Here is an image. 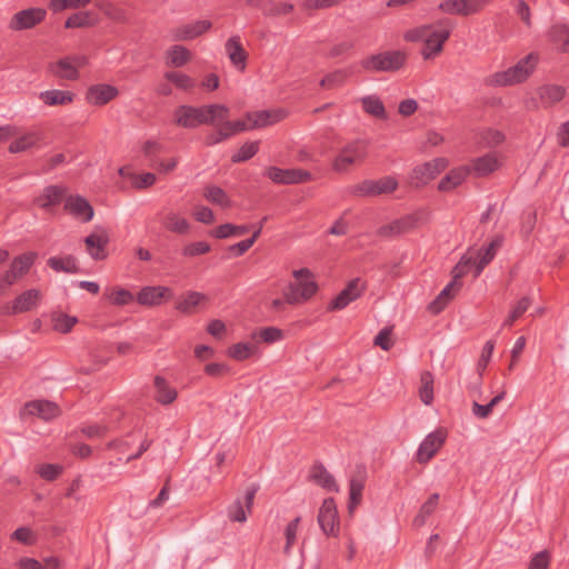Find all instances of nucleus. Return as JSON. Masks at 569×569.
<instances>
[{
  "instance_id": "obj_1",
  "label": "nucleus",
  "mask_w": 569,
  "mask_h": 569,
  "mask_svg": "<svg viewBox=\"0 0 569 569\" xmlns=\"http://www.w3.org/2000/svg\"><path fill=\"white\" fill-rule=\"evenodd\" d=\"M452 23L448 19L439 20L432 24H423L405 33V40L410 42L423 41L421 56L429 60L443 50L445 42L449 39Z\"/></svg>"
},
{
  "instance_id": "obj_2",
  "label": "nucleus",
  "mask_w": 569,
  "mask_h": 569,
  "mask_svg": "<svg viewBox=\"0 0 569 569\" xmlns=\"http://www.w3.org/2000/svg\"><path fill=\"white\" fill-rule=\"evenodd\" d=\"M538 61V54L531 52L507 70L493 73L490 78V83L499 87L521 83L533 72Z\"/></svg>"
},
{
  "instance_id": "obj_3",
  "label": "nucleus",
  "mask_w": 569,
  "mask_h": 569,
  "mask_svg": "<svg viewBox=\"0 0 569 569\" xmlns=\"http://www.w3.org/2000/svg\"><path fill=\"white\" fill-rule=\"evenodd\" d=\"M369 141L355 139L347 142L332 161V169L339 173H346L351 168L360 166L368 157Z\"/></svg>"
},
{
  "instance_id": "obj_4",
  "label": "nucleus",
  "mask_w": 569,
  "mask_h": 569,
  "mask_svg": "<svg viewBox=\"0 0 569 569\" xmlns=\"http://www.w3.org/2000/svg\"><path fill=\"white\" fill-rule=\"evenodd\" d=\"M296 281L290 282L283 291L288 305H298L309 300L318 291V284L312 279L313 274L308 268H301L292 272Z\"/></svg>"
},
{
  "instance_id": "obj_5",
  "label": "nucleus",
  "mask_w": 569,
  "mask_h": 569,
  "mask_svg": "<svg viewBox=\"0 0 569 569\" xmlns=\"http://www.w3.org/2000/svg\"><path fill=\"white\" fill-rule=\"evenodd\" d=\"M407 62V53L401 50H387L370 54L360 61L367 72H397Z\"/></svg>"
},
{
  "instance_id": "obj_6",
  "label": "nucleus",
  "mask_w": 569,
  "mask_h": 569,
  "mask_svg": "<svg viewBox=\"0 0 569 569\" xmlns=\"http://www.w3.org/2000/svg\"><path fill=\"white\" fill-rule=\"evenodd\" d=\"M87 63L88 58L84 54H71L51 63L49 69L57 78L77 80L79 78L78 69L84 67Z\"/></svg>"
},
{
  "instance_id": "obj_7",
  "label": "nucleus",
  "mask_w": 569,
  "mask_h": 569,
  "mask_svg": "<svg viewBox=\"0 0 569 569\" xmlns=\"http://www.w3.org/2000/svg\"><path fill=\"white\" fill-rule=\"evenodd\" d=\"M448 166L445 158H436L431 161L425 162L412 169L409 181L410 184L419 188L426 186L429 181L433 180L441 171Z\"/></svg>"
},
{
  "instance_id": "obj_8",
  "label": "nucleus",
  "mask_w": 569,
  "mask_h": 569,
  "mask_svg": "<svg viewBox=\"0 0 569 569\" xmlns=\"http://www.w3.org/2000/svg\"><path fill=\"white\" fill-rule=\"evenodd\" d=\"M264 174L277 184H298L312 180L311 172L300 168L282 169L271 166Z\"/></svg>"
},
{
  "instance_id": "obj_9",
  "label": "nucleus",
  "mask_w": 569,
  "mask_h": 569,
  "mask_svg": "<svg viewBox=\"0 0 569 569\" xmlns=\"http://www.w3.org/2000/svg\"><path fill=\"white\" fill-rule=\"evenodd\" d=\"M448 432L443 428H438L426 436L417 451V461L427 463L441 449L447 439Z\"/></svg>"
},
{
  "instance_id": "obj_10",
  "label": "nucleus",
  "mask_w": 569,
  "mask_h": 569,
  "mask_svg": "<svg viewBox=\"0 0 569 569\" xmlns=\"http://www.w3.org/2000/svg\"><path fill=\"white\" fill-rule=\"evenodd\" d=\"M318 523L326 536H338L339 519L333 498H327L323 500L318 513Z\"/></svg>"
},
{
  "instance_id": "obj_11",
  "label": "nucleus",
  "mask_w": 569,
  "mask_h": 569,
  "mask_svg": "<svg viewBox=\"0 0 569 569\" xmlns=\"http://www.w3.org/2000/svg\"><path fill=\"white\" fill-rule=\"evenodd\" d=\"M365 290V282H362L360 278H355L348 282L346 288L341 290L335 299L331 300L327 309L329 311L342 310L352 301L360 298Z\"/></svg>"
},
{
  "instance_id": "obj_12",
  "label": "nucleus",
  "mask_w": 569,
  "mask_h": 569,
  "mask_svg": "<svg viewBox=\"0 0 569 569\" xmlns=\"http://www.w3.org/2000/svg\"><path fill=\"white\" fill-rule=\"evenodd\" d=\"M60 415V408L57 403L38 399L29 401L22 408L20 416L26 419L27 417H38L44 421L54 419Z\"/></svg>"
},
{
  "instance_id": "obj_13",
  "label": "nucleus",
  "mask_w": 569,
  "mask_h": 569,
  "mask_svg": "<svg viewBox=\"0 0 569 569\" xmlns=\"http://www.w3.org/2000/svg\"><path fill=\"white\" fill-rule=\"evenodd\" d=\"M398 187V182L392 177H383L378 180H365L353 187V193L362 197L390 193Z\"/></svg>"
},
{
  "instance_id": "obj_14",
  "label": "nucleus",
  "mask_w": 569,
  "mask_h": 569,
  "mask_svg": "<svg viewBox=\"0 0 569 569\" xmlns=\"http://www.w3.org/2000/svg\"><path fill=\"white\" fill-rule=\"evenodd\" d=\"M490 0H445L439 9L449 14L471 16L480 12Z\"/></svg>"
},
{
  "instance_id": "obj_15",
  "label": "nucleus",
  "mask_w": 569,
  "mask_h": 569,
  "mask_svg": "<svg viewBox=\"0 0 569 569\" xmlns=\"http://www.w3.org/2000/svg\"><path fill=\"white\" fill-rule=\"evenodd\" d=\"M258 490H259V486L257 483L249 486L246 489L244 503L241 501V499H236L228 507L229 520H231L233 522H246L247 521V515L251 513V511H252L253 500H254V497H256V493Z\"/></svg>"
},
{
  "instance_id": "obj_16",
  "label": "nucleus",
  "mask_w": 569,
  "mask_h": 569,
  "mask_svg": "<svg viewBox=\"0 0 569 569\" xmlns=\"http://www.w3.org/2000/svg\"><path fill=\"white\" fill-rule=\"evenodd\" d=\"M46 10L42 8H29L13 14L9 28L13 31L31 29L46 18Z\"/></svg>"
},
{
  "instance_id": "obj_17",
  "label": "nucleus",
  "mask_w": 569,
  "mask_h": 569,
  "mask_svg": "<svg viewBox=\"0 0 569 569\" xmlns=\"http://www.w3.org/2000/svg\"><path fill=\"white\" fill-rule=\"evenodd\" d=\"M174 119L177 124L183 128H196L204 124V106H180L174 112Z\"/></svg>"
},
{
  "instance_id": "obj_18",
  "label": "nucleus",
  "mask_w": 569,
  "mask_h": 569,
  "mask_svg": "<svg viewBox=\"0 0 569 569\" xmlns=\"http://www.w3.org/2000/svg\"><path fill=\"white\" fill-rule=\"evenodd\" d=\"M212 27L210 20H198L190 23L181 24L172 30V38L176 41H189L193 40Z\"/></svg>"
},
{
  "instance_id": "obj_19",
  "label": "nucleus",
  "mask_w": 569,
  "mask_h": 569,
  "mask_svg": "<svg viewBox=\"0 0 569 569\" xmlns=\"http://www.w3.org/2000/svg\"><path fill=\"white\" fill-rule=\"evenodd\" d=\"M152 398L161 406L173 403L178 397L177 389L162 376H156L152 383Z\"/></svg>"
},
{
  "instance_id": "obj_20",
  "label": "nucleus",
  "mask_w": 569,
  "mask_h": 569,
  "mask_svg": "<svg viewBox=\"0 0 569 569\" xmlns=\"http://www.w3.org/2000/svg\"><path fill=\"white\" fill-rule=\"evenodd\" d=\"M64 209L76 219L88 222L93 218V208L81 196H70L64 201Z\"/></svg>"
},
{
  "instance_id": "obj_21",
  "label": "nucleus",
  "mask_w": 569,
  "mask_h": 569,
  "mask_svg": "<svg viewBox=\"0 0 569 569\" xmlns=\"http://www.w3.org/2000/svg\"><path fill=\"white\" fill-rule=\"evenodd\" d=\"M34 258L36 254L32 252L16 257L11 262L10 269L2 276L7 283L12 286L18 279L27 273L33 264Z\"/></svg>"
},
{
  "instance_id": "obj_22",
  "label": "nucleus",
  "mask_w": 569,
  "mask_h": 569,
  "mask_svg": "<svg viewBox=\"0 0 569 569\" xmlns=\"http://www.w3.org/2000/svg\"><path fill=\"white\" fill-rule=\"evenodd\" d=\"M41 293L37 289H29L19 295L12 302L10 309L4 310L6 315L27 312L36 308L40 301Z\"/></svg>"
},
{
  "instance_id": "obj_23",
  "label": "nucleus",
  "mask_w": 569,
  "mask_h": 569,
  "mask_svg": "<svg viewBox=\"0 0 569 569\" xmlns=\"http://www.w3.org/2000/svg\"><path fill=\"white\" fill-rule=\"evenodd\" d=\"M287 112L284 110H261L256 112H248L246 118L251 122V128H263L271 126L284 119Z\"/></svg>"
},
{
  "instance_id": "obj_24",
  "label": "nucleus",
  "mask_w": 569,
  "mask_h": 569,
  "mask_svg": "<svg viewBox=\"0 0 569 569\" xmlns=\"http://www.w3.org/2000/svg\"><path fill=\"white\" fill-rule=\"evenodd\" d=\"M104 298L109 303L113 306H127L131 303L133 300H137L140 305H142V290L133 293L130 290L122 287H112L106 289L103 293Z\"/></svg>"
},
{
  "instance_id": "obj_25",
  "label": "nucleus",
  "mask_w": 569,
  "mask_h": 569,
  "mask_svg": "<svg viewBox=\"0 0 569 569\" xmlns=\"http://www.w3.org/2000/svg\"><path fill=\"white\" fill-rule=\"evenodd\" d=\"M366 477V469L363 467H359L357 473L350 479L348 502L349 513H352L362 500Z\"/></svg>"
},
{
  "instance_id": "obj_26",
  "label": "nucleus",
  "mask_w": 569,
  "mask_h": 569,
  "mask_svg": "<svg viewBox=\"0 0 569 569\" xmlns=\"http://www.w3.org/2000/svg\"><path fill=\"white\" fill-rule=\"evenodd\" d=\"M152 151L160 152L161 146L157 142H151V141L144 142V158H148V166L150 168L157 170L159 173H162V174H167L174 170V168L177 167V159L171 158V159L164 161V160H159V159H156L152 157L149 158V154Z\"/></svg>"
},
{
  "instance_id": "obj_27",
  "label": "nucleus",
  "mask_w": 569,
  "mask_h": 569,
  "mask_svg": "<svg viewBox=\"0 0 569 569\" xmlns=\"http://www.w3.org/2000/svg\"><path fill=\"white\" fill-rule=\"evenodd\" d=\"M226 52L232 63L238 70L243 71L246 69V62L248 59V53L243 49L241 44V39L239 36L230 37L226 44Z\"/></svg>"
},
{
  "instance_id": "obj_28",
  "label": "nucleus",
  "mask_w": 569,
  "mask_h": 569,
  "mask_svg": "<svg viewBox=\"0 0 569 569\" xmlns=\"http://www.w3.org/2000/svg\"><path fill=\"white\" fill-rule=\"evenodd\" d=\"M109 238L104 232L91 233L84 238L87 251L94 260H103L107 258V244Z\"/></svg>"
},
{
  "instance_id": "obj_29",
  "label": "nucleus",
  "mask_w": 569,
  "mask_h": 569,
  "mask_svg": "<svg viewBox=\"0 0 569 569\" xmlns=\"http://www.w3.org/2000/svg\"><path fill=\"white\" fill-rule=\"evenodd\" d=\"M415 223L416 218L412 216H407L398 220H393L388 224L381 226L377 230V234L380 237H396L410 231L415 227Z\"/></svg>"
},
{
  "instance_id": "obj_30",
  "label": "nucleus",
  "mask_w": 569,
  "mask_h": 569,
  "mask_svg": "<svg viewBox=\"0 0 569 569\" xmlns=\"http://www.w3.org/2000/svg\"><path fill=\"white\" fill-rule=\"evenodd\" d=\"M118 93V90L110 84H94L87 91V100L91 104L102 106L111 101Z\"/></svg>"
},
{
  "instance_id": "obj_31",
  "label": "nucleus",
  "mask_w": 569,
  "mask_h": 569,
  "mask_svg": "<svg viewBox=\"0 0 569 569\" xmlns=\"http://www.w3.org/2000/svg\"><path fill=\"white\" fill-rule=\"evenodd\" d=\"M310 479L328 491L337 492L339 487L335 477L321 463H316L310 470Z\"/></svg>"
},
{
  "instance_id": "obj_32",
  "label": "nucleus",
  "mask_w": 569,
  "mask_h": 569,
  "mask_svg": "<svg viewBox=\"0 0 569 569\" xmlns=\"http://www.w3.org/2000/svg\"><path fill=\"white\" fill-rule=\"evenodd\" d=\"M502 240L501 236H497L487 247L479 249V259H476L475 277H479L483 268L495 258L497 250L502 244Z\"/></svg>"
},
{
  "instance_id": "obj_33",
  "label": "nucleus",
  "mask_w": 569,
  "mask_h": 569,
  "mask_svg": "<svg viewBox=\"0 0 569 569\" xmlns=\"http://www.w3.org/2000/svg\"><path fill=\"white\" fill-rule=\"evenodd\" d=\"M66 191V188L60 186H48L34 201L39 207L49 209L52 206L59 204L63 200Z\"/></svg>"
},
{
  "instance_id": "obj_34",
  "label": "nucleus",
  "mask_w": 569,
  "mask_h": 569,
  "mask_svg": "<svg viewBox=\"0 0 569 569\" xmlns=\"http://www.w3.org/2000/svg\"><path fill=\"white\" fill-rule=\"evenodd\" d=\"M230 114V109L220 103H212L204 106V124L208 126H222Z\"/></svg>"
},
{
  "instance_id": "obj_35",
  "label": "nucleus",
  "mask_w": 569,
  "mask_h": 569,
  "mask_svg": "<svg viewBox=\"0 0 569 569\" xmlns=\"http://www.w3.org/2000/svg\"><path fill=\"white\" fill-rule=\"evenodd\" d=\"M469 172L470 169L467 167L452 169L439 181V191L448 192L453 190L465 181Z\"/></svg>"
},
{
  "instance_id": "obj_36",
  "label": "nucleus",
  "mask_w": 569,
  "mask_h": 569,
  "mask_svg": "<svg viewBox=\"0 0 569 569\" xmlns=\"http://www.w3.org/2000/svg\"><path fill=\"white\" fill-rule=\"evenodd\" d=\"M173 292L169 287L157 286L146 287L144 286V306H160L166 301L172 299Z\"/></svg>"
},
{
  "instance_id": "obj_37",
  "label": "nucleus",
  "mask_w": 569,
  "mask_h": 569,
  "mask_svg": "<svg viewBox=\"0 0 569 569\" xmlns=\"http://www.w3.org/2000/svg\"><path fill=\"white\" fill-rule=\"evenodd\" d=\"M41 141V134L38 131H29L14 139L10 146L11 153H19L36 148Z\"/></svg>"
},
{
  "instance_id": "obj_38",
  "label": "nucleus",
  "mask_w": 569,
  "mask_h": 569,
  "mask_svg": "<svg viewBox=\"0 0 569 569\" xmlns=\"http://www.w3.org/2000/svg\"><path fill=\"white\" fill-rule=\"evenodd\" d=\"M74 94L68 90H47L39 94V99L47 106H66L73 101Z\"/></svg>"
},
{
  "instance_id": "obj_39",
  "label": "nucleus",
  "mask_w": 569,
  "mask_h": 569,
  "mask_svg": "<svg viewBox=\"0 0 569 569\" xmlns=\"http://www.w3.org/2000/svg\"><path fill=\"white\" fill-rule=\"evenodd\" d=\"M460 288H457L456 284L449 282L441 291L440 293L436 297L435 300H432L429 305H428V310L432 313V315H438L446 307L447 305L449 303V301L453 298L455 296V292H457Z\"/></svg>"
},
{
  "instance_id": "obj_40",
  "label": "nucleus",
  "mask_w": 569,
  "mask_h": 569,
  "mask_svg": "<svg viewBox=\"0 0 569 569\" xmlns=\"http://www.w3.org/2000/svg\"><path fill=\"white\" fill-rule=\"evenodd\" d=\"M47 263L56 272L77 273L79 271L77 259L71 254L51 257L48 259Z\"/></svg>"
},
{
  "instance_id": "obj_41",
  "label": "nucleus",
  "mask_w": 569,
  "mask_h": 569,
  "mask_svg": "<svg viewBox=\"0 0 569 569\" xmlns=\"http://www.w3.org/2000/svg\"><path fill=\"white\" fill-rule=\"evenodd\" d=\"M361 104L368 114L378 119H387V112L382 100L377 96H366L361 98Z\"/></svg>"
},
{
  "instance_id": "obj_42",
  "label": "nucleus",
  "mask_w": 569,
  "mask_h": 569,
  "mask_svg": "<svg viewBox=\"0 0 569 569\" xmlns=\"http://www.w3.org/2000/svg\"><path fill=\"white\" fill-rule=\"evenodd\" d=\"M167 64L179 68L188 63L191 59V52L183 46H172L167 52Z\"/></svg>"
},
{
  "instance_id": "obj_43",
  "label": "nucleus",
  "mask_w": 569,
  "mask_h": 569,
  "mask_svg": "<svg viewBox=\"0 0 569 569\" xmlns=\"http://www.w3.org/2000/svg\"><path fill=\"white\" fill-rule=\"evenodd\" d=\"M550 41L559 43V50L563 53L569 52V27L567 24H555L548 33Z\"/></svg>"
},
{
  "instance_id": "obj_44",
  "label": "nucleus",
  "mask_w": 569,
  "mask_h": 569,
  "mask_svg": "<svg viewBox=\"0 0 569 569\" xmlns=\"http://www.w3.org/2000/svg\"><path fill=\"white\" fill-rule=\"evenodd\" d=\"M565 88L557 84H546L540 87L538 90L540 99L548 104H553L561 101L565 97Z\"/></svg>"
},
{
  "instance_id": "obj_45",
  "label": "nucleus",
  "mask_w": 569,
  "mask_h": 569,
  "mask_svg": "<svg viewBox=\"0 0 569 569\" xmlns=\"http://www.w3.org/2000/svg\"><path fill=\"white\" fill-rule=\"evenodd\" d=\"M203 197L211 203L220 206L222 208H229L231 206L230 198L226 191L218 186H208L204 188Z\"/></svg>"
},
{
  "instance_id": "obj_46",
  "label": "nucleus",
  "mask_w": 569,
  "mask_h": 569,
  "mask_svg": "<svg viewBox=\"0 0 569 569\" xmlns=\"http://www.w3.org/2000/svg\"><path fill=\"white\" fill-rule=\"evenodd\" d=\"M498 168L497 159L491 154H485L473 161L472 169L479 177L488 176Z\"/></svg>"
},
{
  "instance_id": "obj_47",
  "label": "nucleus",
  "mask_w": 569,
  "mask_h": 569,
  "mask_svg": "<svg viewBox=\"0 0 569 569\" xmlns=\"http://www.w3.org/2000/svg\"><path fill=\"white\" fill-rule=\"evenodd\" d=\"M206 299L207 297L203 293L190 291L177 302L176 308L183 313H191L193 309Z\"/></svg>"
},
{
  "instance_id": "obj_48",
  "label": "nucleus",
  "mask_w": 569,
  "mask_h": 569,
  "mask_svg": "<svg viewBox=\"0 0 569 569\" xmlns=\"http://www.w3.org/2000/svg\"><path fill=\"white\" fill-rule=\"evenodd\" d=\"M250 230L249 226H236L231 223H224L212 230L211 234L217 239H226L232 236H242Z\"/></svg>"
},
{
  "instance_id": "obj_49",
  "label": "nucleus",
  "mask_w": 569,
  "mask_h": 569,
  "mask_svg": "<svg viewBox=\"0 0 569 569\" xmlns=\"http://www.w3.org/2000/svg\"><path fill=\"white\" fill-rule=\"evenodd\" d=\"M420 399L425 405H431L433 401V376L430 371H423L420 376Z\"/></svg>"
},
{
  "instance_id": "obj_50",
  "label": "nucleus",
  "mask_w": 569,
  "mask_h": 569,
  "mask_svg": "<svg viewBox=\"0 0 569 569\" xmlns=\"http://www.w3.org/2000/svg\"><path fill=\"white\" fill-rule=\"evenodd\" d=\"M257 352V347L250 342H239L228 349V356L236 360H246Z\"/></svg>"
},
{
  "instance_id": "obj_51",
  "label": "nucleus",
  "mask_w": 569,
  "mask_h": 569,
  "mask_svg": "<svg viewBox=\"0 0 569 569\" xmlns=\"http://www.w3.org/2000/svg\"><path fill=\"white\" fill-rule=\"evenodd\" d=\"M259 150V141H249L242 144L237 152L231 156V162L240 163L250 160Z\"/></svg>"
},
{
  "instance_id": "obj_52",
  "label": "nucleus",
  "mask_w": 569,
  "mask_h": 569,
  "mask_svg": "<svg viewBox=\"0 0 569 569\" xmlns=\"http://www.w3.org/2000/svg\"><path fill=\"white\" fill-rule=\"evenodd\" d=\"M470 266L476 267V259L472 256L463 254L451 271L452 280L450 282L456 284L457 288H460L461 283L459 282V279L468 272Z\"/></svg>"
},
{
  "instance_id": "obj_53",
  "label": "nucleus",
  "mask_w": 569,
  "mask_h": 569,
  "mask_svg": "<svg viewBox=\"0 0 569 569\" xmlns=\"http://www.w3.org/2000/svg\"><path fill=\"white\" fill-rule=\"evenodd\" d=\"M439 501V495L432 493L428 500L421 506L419 513L415 517L413 523L417 527L425 525L427 518L436 510Z\"/></svg>"
},
{
  "instance_id": "obj_54",
  "label": "nucleus",
  "mask_w": 569,
  "mask_h": 569,
  "mask_svg": "<svg viewBox=\"0 0 569 569\" xmlns=\"http://www.w3.org/2000/svg\"><path fill=\"white\" fill-rule=\"evenodd\" d=\"M164 78L181 90H189L194 87V80L186 73L168 71L164 73Z\"/></svg>"
},
{
  "instance_id": "obj_55",
  "label": "nucleus",
  "mask_w": 569,
  "mask_h": 569,
  "mask_svg": "<svg viewBox=\"0 0 569 569\" xmlns=\"http://www.w3.org/2000/svg\"><path fill=\"white\" fill-rule=\"evenodd\" d=\"M293 4L289 2H276L268 0L267 8L264 10L266 17H280L286 16L293 11Z\"/></svg>"
},
{
  "instance_id": "obj_56",
  "label": "nucleus",
  "mask_w": 569,
  "mask_h": 569,
  "mask_svg": "<svg viewBox=\"0 0 569 569\" xmlns=\"http://www.w3.org/2000/svg\"><path fill=\"white\" fill-rule=\"evenodd\" d=\"M300 521H301V517L298 516L293 520H291L284 529L286 546L283 548V552L286 555L290 553L292 546L296 543L297 531H298Z\"/></svg>"
},
{
  "instance_id": "obj_57",
  "label": "nucleus",
  "mask_w": 569,
  "mask_h": 569,
  "mask_svg": "<svg viewBox=\"0 0 569 569\" xmlns=\"http://www.w3.org/2000/svg\"><path fill=\"white\" fill-rule=\"evenodd\" d=\"M164 226L170 231L177 233H186L189 229V223L187 219L177 213L168 214V217L164 220Z\"/></svg>"
},
{
  "instance_id": "obj_58",
  "label": "nucleus",
  "mask_w": 569,
  "mask_h": 569,
  "mask_svg": "<svg viewBox=\"0 0 569 569\" xmlns=\"http://www.w3.org/2000/svg\"><path fill=\"white\" fill-rule=\"evenodd\" d=\"M348 78V72L346 70H336L329 74H327L322 80L320 81V86L322 88H335L342 86Z\"/></svg>"
},
{
  "instance_id": "obj_59",
  "label": "nucleus",
  "mask_w": 569,
  "mask_h": 569,
  "mask_svg": "<svg viewBox=\"0 0 569 569\" xmlns=\"http://www.w3.org/2000/svg\"><path fill=\"white\" fill-rule=\"evenodd\" d=\"M92 23V17L89 12H77L70 16L66 22V28H82Z\"/></svg>"
},
{
  "instance_id": "obj_60",
  "label": "nucleus",
  "mask_w": 569,
  "mask_h": 569,
  "mask_svg": "<svg viewBox=\"0 0 569 569\" xmlns=\"http://www.w3.org/2000/svg\"><path fill=\"white\" fill-rule=\"evenodd\" d=\"M90 3V0H51L49 3L53 12H60L67 8H81Z\"/></svg>"
},
{
  "instance_id": "obj_61",
  "label": "nucleus",
  "mask_w": 569,
  "mask_h": 569,
  "mask_svg": "<svg viewBox=\"0 0 569 569\" xmlns=\"http://www.w3.org/2000/svg\"><path fill=\"white\" fill-rule=\"evenodd\" d=\"M61 472L62 467L60 465L54 463H43L38 468V473L40 475V477L48 481L57 479Z\"/></svg>"
},
{
  "instance_id": "obj_62",
  "label": "nucleus",
  "mask_w": 569,
  "mask_h": 569,
  "mask_svg": "<svg viewBox=\"0 0 569 569\" xmlns=\"http://www.w3.org/2000/svg\"><path fill=\"white\" fill-rule=\"evenodd\" d=\"M11 539L17 540L23 545L31 546L36 542V535L30 528L20 527L12 532Z\"/></svg>"
},
{
  "instance_id": "obj_63",
  "label": "nucleus",
  "mask_w": 569,
  "mask_h": 569,
  "mask_svg": "<svg viewBox=\"0 0 569 569\" xmlns=\"http://www.w3.org/2000/svg\"><path fill=\"white\" fill-rule=\"evenodd\" d=\"M210 251V246L206 241L192 242L183 248V256L194 257Z\"/></svg>"
},
{
  "instance_id": "obj_64",
  "label": "nucleus",
  "mask_w": 569,
  "mask_h": 569,
  "mask_svg": "<svg viewBox=\"0 0 569 569\" xmlns=\"http://www.w3.org/2000/svg\"><path fill=\"white\" fill-rule=\"evenodd\" d=\"M391 333V328H382L375 338V345L379 346L385 351L390 350L392 347Z\"/></svg>"
}]
</instances>
